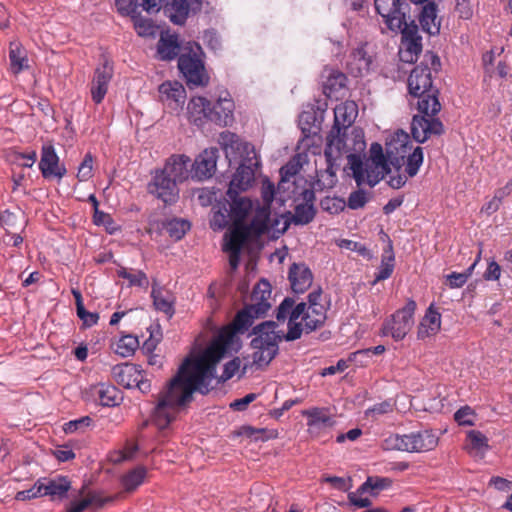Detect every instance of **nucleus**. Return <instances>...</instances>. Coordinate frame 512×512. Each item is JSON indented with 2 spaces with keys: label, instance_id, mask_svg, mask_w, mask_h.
<instances>
[{
  "label": "nucleus",
  "instance_id": "nucleus-1",
  "mask_svg": "<svg viewBox=\"0 0 512 512\" xmlns=\"http://www.w3.org/2000/svg\"><path fill=\"white\" fill-rule=\"evenodd\" d=\"M270 284L259 282L251 295L252 303L240 310L232 323L222 328L205 350L196 355L187 356L179 366L176 375L159 394L154 409V421L161 429L166 428L175 418L180 406L192 400L194 392L206 395L213 388L211 383L216 378V366L234 341L236 334H243L263 317L271 305Z\"/></svg>",
  "mask_w": 512,
  "mask_h": 512
},
{
  "label": "nucleus",
  "instance_id": "nucleus-2",
  "mask_svg": "<svg viewBox=\"0 0 512 512\" xmlns=\"http://www.w3.org/2000/svg\"><path fill=\"white\" fill-rule=\"evenodd\" d=\"M396 137L386 143L385 152L381 144L374 142L369 149V157L363 161L357 154L347 157L349 169L357 186H376L391 172V166L399 171L405 165L408 177H414L423 164V149L414 147L409 134L397 130Z\"/></svg>",
  "mask_w": 512,
  "mask_h": 512
},
{
  "label": "nucleus",
  "instance_id": "nucleus-3",
  "mask_svg": "<svg viewBox=\"0 0 512 512\" xmlns=\"http://www.w3.org/2000/svg\"><path fill=\"white\" fill-rule=\"evenodd\" d=\"M220 144L230 161L232 159L240 160V164L229 183L226 195H235L247 191L255 181L256 168L259 166L254 146L249 142L242 141L229 130L221 133Z\"/></svg>",
  "mask_w": 512,
  "mask_h": 512
},
{
  "label": "nucleus",
  "instance_id": "nucleus-4",
  "mask_svg": "<svg viewBox=\"0 0 512 512\" xmlns=\"http://www.w3.org/2000/svg\"><path fill=\"white\" fill-rule=\"evenodd\" d=\"M408 89L411 95L418 97V111L410 128H443L442 122L435 117L441 105L432 89L431 70L427 65H417L408 78Z\"/></svg>",
  "mask_w": 512,
  "mask_h": 512
},
{
  "label": "nucleus",
  "instance_id": "nucleus-5",
  "mask_svg": "<svg viewBox=\"0 0 512 512\" xmlns=\"http://www.w3.org/2000/svg\"><path fill=\"white\" fill-rule=\"evenodd\" d=\"M326 308L324 306L309 307L305 302L295 304L291 297H286L276 309L278 321L288 320L286 341L300 339L303 333L309 334L321 328L326 321Z\"/></svg>",
  "mask_w": 512,
  "mask_h": 512
},
{
  "label": "nucleus",
  "instance_id": "nucleus-6",
  "mask_svg": "<svg viewBox=\"0 0 512 512\" xmlns=\"http://www.w3.org/2000/svg\"><path fill=\"white\" fill-rule=\"evenodd\" d=\"M183 52L178 58V68L183 74L187 85L193 87H206L210 77L203 61V51L199 44L188 42L182 48Z\"/></svg>",
  "mask_w": 512,
  "mask_h": 512
},
{
  "label": "nucleus",
  "instance_id": "nucleus-7",
  "mask_svg": "<svg viewBox=\"0 0 512 512\" xmlns=\"http://www.w3.org/2000/svg\"><path fill=\"white\" fill-rule=\"evenodd\" d=\"M273 321L263 322L253 328L255 337L251 341L254 349L252 364L258 368L267 366L278 353V336Z\"/></svg>",
  "mask_w": 512,
  "mask_h": 512
},
{
  "label": "nucleus",
  "instance_id": "nucleus-8",
  "mask_svg": "<svg viewBox=\"0 0 512 512\" xmlns=\"http://www.w3.org/2000/svg\"><path fill=\"white\" fill-rule=\"evenodd\" d=\"M438 438L432 431L424 430L410 434H391L384 440V448L405 452H426L437 446Z\"/></svg>",
  "mask_w": 512,
  "mask_h": 512
},
{
  "label": "nucleus",
  "instance_id": "nucleus-9",
  "mask_svg": "<svg viewBox=\"0 0 512 512\" xmlns=\"http://www.w3.org/2000/svg\"><path fill=\"white\" fill-rule=\"evenodd\" d=\"M416 302L408 300L405 306L397 310L390 319L383 324L382 334L390 335L395 341H400L408 334L414 324Z\"/></svg>",
  "mask_w": 512,
  "mask_h": 512
},
{
  "label": "nucleus",
  "instance_id": "nucleus-10",
  "mask_svg": "<svg viewBox=\"0 0 512 512\" xmlns=\"http://www.w3.org/2000/svg\"><path fill=\"white\" fill-rule=\"evenodd\" d=\"M347 76L340 70L326 66L320 75V85L323 94L329 99L344 98L348 91Z\"/></svg>",
  "mask_w": 512,
  "mask_h": 512
},
{
  "label": "nucleus",
  "instance_id": "nucleus-11",
  "mask_svg": "<svg viewBox=\"0 0 512 512\" xmlns=\"http://www.w3.org/2000/svg\"><path fill=\"white\" fill-rule=\"evenodd\" d=\"M177 185L178 183L161 169L155 172L149 182L148 192L165 204H172L177 201L179 196Z\"/></svg>",
  "mask_w": 512,
  "mask_h": 512
},
{
  "label": "nucleus",
  "instance_id": "nucleus-12",
  "mask_svg": "<svg viewBox=\"0 0 512 512\" xmlns=\"http://www.w3.org/2000/svg\"><path fill=\"white\" fill-rule=\"evenodd\" d=\"M402 34V58L406 62H413L422 51V38L418 34V26L414 21L408 23L407 20L400 28H395Z\"/></svg>",
  "mask_w": 512,
  "mask_h": 512
},
{
  "label": "nucleus",
  "instance_id": "nucleus-13",
  "mask_svg": "<svg viewBox=\"0 0 512 512\" xmlns=\"http://www.w3.org/2000/svg\"><path fill=\"white\" fill-rule=\"evenodd\" d=\"M374 5L390 30L400 28L407 20L400 0H374Z\"/></svg>",
  "mask_w": 512,
  "mask_h": 512
},
{
  "label": "nucleus",
  "instance_id": "nucleus-14",
  "mask_svg": "<svg viewBox=\"0 0 512 512\" xmlns=\"http://www.w3.org/2000/svg\"><path fill=\"white\" fill-rule=\"evenodd\" d=\"M219 150L217 148L205 149L200 153L192 164V177L197 180L211 178L216 171Z\"/></svg>",
  "mask_w": 512,
  "mask_h": 512
},
{
  "label": "nucleus",
  "instance_id": "nucleus-15",
  "mask_svg": "<svg viewBox=\"0 0 512 512\" xmlns=\"http://www.w3.org/2000/svg\"><path fill=\"white\" fill-rule=\"evenodd\" d=\"M39 169L44 178H50L53 176L62 178L66 173V169L59 166V157L55 152L54 146L50 142H46L42 146Z\"/></svg>",
  "mask_w": 512,
  "mask_h": 512
},
{
  "label": "nucleus",
  "instance_id": "nucleus-16",
  "mask_svg": "<svg viewBox=\"0 0 512 512\" xmlns=\"http://www.w3.org/2000/svg\"><path fill=\"white\" fill-rule=\"evenodd\" d=\"M158 91L161 102L172 109H178L185 103L186 90L178 81H165Z\"/></svg>",
  "mask_w": 512,
  "mask_h": 512
},
{
  "label": "nucleus",
  "instance_id": "nucleus-17",
  "mask_svg": "<svg viewBox=\"0 0 512 512\" xmlns=\"http://www.w3.org/2000/svg\"><path fill=\"white\" fill-rule=\"evenodd\" d=\"M302 415L307 418V427L311 434L319 433L321 430L332 428L335 425L333 416L325 407H312L303 410Z\"/></svg>",
  "mask_w": 512,
  "mask_h": 512
},
{
  "label": "nucleus",
  "instance_id": "nucleus-18",
  "mask_svg": "<svg viewBox=\"0 0 512 512\" xmlns=\"http://www.w3.org/2000/svg\"><path fill=\"white\" fill-rule=\"evenodd\" d=\"M112 75L113 69L108 61H105L101 67L96 68L90 88L91 98L96 104L101 103L104 99Z\"/></svg>",
  "mask_w": 512,
  "mask_h": 512
},
{
  "label": "nucleus",
  "instance_id": "nucleus-19",
  "mask_svg": "<svg viewBox=\"0 0 512 512\" xmlns=\"http://www.w3.org/2000/svg\"><path fill=\"white\" fill-rule=\"evenodd\" d=\"M346 65L353 76L362 77L371 71L373 57L366 51L365 46H359L350 53Z\"/></svg>",
  "mask_w": 512,
  "mask_h": 512
},
{
  "label": "nucleus",
  "instance_id": "nucleus-20",
  "mask_svg": "<svg viewBox=\"0 0 512 512\" xmlns=\"http://www.w3.org/2000/svg\"><path fill=\"white\" fill-rule=\"evenodd\" d=\"M190 166L192 167L188 156L172 155L167 159L163 171L179 184L187 180L189 174L192 173L189 170Z\"/></svg>",
  "mask_w": 512,
  "mask_h": 512
},
{
  "label": "nucleus",
  "instance_id": "nucleus-21",
  "mask_svg": "<svg viewBox=\"0 0 512 512\" xmlns=\"http://www.w3.org/2000/svg\"><path fill=\"white\" fill-rule=\"evenodd\" d=\"M288 278L295 293H304L313 282L311 270L303 263H294L289 268Z\"/></svg>",
  "mask_w": 512,
  "mask_h": 512
},
{
  "label": "nucleus",
  "instance_id": "nucleus-22",
  "mask_svg": "<svg viewBox=\"0 0 512 512\" xmlns=\"http://www.w3.org/2000/svg\"><path fill=\"white\" fill-rule=\"evenodd\" d=\"M189 119L197 126L212 122V107L205 97H193L187 106Z\"/></svg>",
  "mask_w": 512,
  "mask_h": 512
},
{
  "label": "nucleus",
  "instance_id": "nucleus-23",
  "mask_svg": "<svg viewBox=\"0 0 512 512\" xmlns=\"http://www.w3.org/2000/svg\"><path fill=\"white\" fill-rule=\"evenodd\" d=\"M327 103L325 101H317L316 106H307L299 115V128H320L324 121Z\"/></svg>",
  "mask_w": 512,
  "mask_h": 512
},
{
  "label": "nucleus",
  "instance_id": "nucleus-24",
  "mask_svg": "<svg viewBox=\"0 0 512 512\" xmlns=\"http://www.w3.org/2000/svg\"><path fill=\"white\" fill-rule=\"evenodd\" d=\"M234 108V102L229 95L220 97L212 107V122L219 126L232 125Z\"/></svg>",
  "mask_w": 512,
  "mask_h": 512
},
{
  "label": "nucleus",
  "instance_id": "nucleus-25",
  "mask_svg": "<svg viewBox=\"0 0 512 512\" xmlns=\"http://www.w3.org/2000/svg\"><path fill=\"white\" fill-rule=\"evenodd\" d=\"M358 116V106L354 101H345L334 108L332 128H350Z\"/></svg>",
  "mask_w": 512,
  "mask_h": 512
},
{
  "label": "nucleus",
  "instance_id": "nucleus-26",
  "mask_svg": "<svg viewBox=\"0 0 512 512\" xmlns=\"http://www.w3.org/2000/svg\"><path fill=\"white\" fill-rule=\"evenodd\" d=\"M239 195L240 194L227 195L229 210L226 209V212L232 223H244L245 218L252 209L251 200Z\"/></svg>",
  "mask_w": 512,
  "mask_h": 512
},
{
  "label": "nucleus",
  "instance_id": "nucleus-27",
  "mask_svg": "<svg viewBox=\"0 0 512 512\" xmlns=\"http://www.w3.org/2000/svg\"><path fill=\"white\" fill-rule=\"evenodd\" d=\"M141 370L139 366L131 363L118 364L111 370L112 378L115 382L125 388H134L135 381L138 379Z\"/></svg>",
  "mask_w": 512,
  "mask_h": 512
},
{
  "label": "nucleus",
  "instance_id": "nucleus-28",
  "mask_svg": "<svg viewBox=\"0 0 512 512\" xmlns=\"http://www.w3.org/2000/svg\"><path fill=\"white\" fill-rule=\"evenodd\" d=\"M44 496L52 499H63L71 488V482L66 477L40 478Z\"/></svg>",
  "mask_w": 512,
  "mask_h": 512
},
{
  "label": "nucleus",
  "instance_id": "nucleus-29",
  "mask_svg": "<svg viewBox=\"0 0 512 512\" xmlns=\"http://www.w3.org/2000/svg\"><path fill=\"white\" fill-rule=\"evenodd\" d=\"M437 12V6L434 2H428L421 9L419 22L422 30L429 35H437L440 32L441 19Z\"/></svg>",
  "mask_w": 512,
  "mask_h": 512
},
{
  "label": "nucleus",
  "instance_id": "nucleus-30",
  "mask_svg": "<svg viewBox=\"0 0 512 512\" xmlns=\"http://www.w3.org/2000/svg\"><path fill=\"white\" fill-rule=\"evenodd\" d=\"M151 297L156 310L165 313L168 317H172L174 315V297L169 291L154 282L152 285Z\"/></svg>",
  "mask_w": 512,
  "mask_h": 512
},
{
  "label": "nucleus",
  "instance_id": "nucleus-31",
  "mask_svg": "<svg viewBox=\"0 0 512 512\" xmlns=\"http://www.w3.org/2000/svg\"><path fill=\"white\" fill-rule=\"evenodd\" d=\"M181 45L176 34L162 33L157 45V53L162 60H172L180 56Z\"/></svg>",
  "mask_w": 512,
  "mask_h": 512
},
{
  "label": "nucleus",
  "instance_id": "nucleus-32",
  "mask_svg": "<svg viewBox=\"0 0 512 512\" xmlns=\"http://www.w3.org/2000/svg\"><path fill=\"white\" fill-rule=\"evenodd\" d=\"M441 327V315L436 310L433 309V306L431 305L423 319L420 322L419 328H418V338L424 339L426 337H429L431 335H435Z\"/></svg>",
  "mask_w": 512,
  "mask_h": 512
},
{
  "label": "nucleus",
  "instance_id": "nucleus-33",
  "mask_svg": "<svg viewBox=\"0 0 512 512\" xmlns=\"http://www.w3.org/2000/svg\"><path fill=\"white\" fill-rule=\"evenodd\" d=\"M252 233L246 227L244 223H233L232 228L229 231V234L225 235V238H228L227 242L224 244L223 249H236L242 250L243 245L249 239Z\"/></svg>",
  "mask_w": 512,
  "mask_h": 512
},
{
  "label": "nucleus",
  "instance_id": "nucleus-34",
  "mask_svg": "<svg viewBox=\"0 0 512 512\" xmlns=\"http://www.w3.org/2000/svg\"><path fill=\"white\" fill-rule=\"evenodd\" d=\"M95 394L102 406H116L119 405L122 400L121 392L112 384H98L95 387Z\"/></svg>",
  "mask_w": 512,
  "mask_h": 512
},
{
  "label": "nucleus",
  "instance_id": "nucleus-35",
  "mask_svg": "<svg viewBox=\"0 0 512 512\" xmlns=\"http://www.w3.org/2000/svg\"><path fill=\"white\" fill-rule=\"evenodd\" d=\"M200 0H172L170 19L175 24H183L189 11L199 8Z\"/></svg>",
  "mask_w": 512,
  "mask_h": 512
},
{
  "label": "nucleus",
  "instance_id": "nucleus-36",
  "mask_svg": "<svg viewBox=\"0 0 512 512\" xmlns=\"http://www.w3.org/2000/svg\"><path fill=\"white\" fill-rule=\"evenodd\" d=\"M270 222V208L260 207L256 210L251 222L246 227L255 236H261L265 234L269 229Z\"/></svg>",
  "mask_w": 512,
  "mask_h": 512
},
{
  "label": "nucleus",
  "instance_id": "nucleus-37",
  "mask_svg": "<svg viewBox=\"0 0 512 512\" xmlns=\"http://www.w3.org/2000/svg\"><path fill=\"white\" fill-rule=\"evenodd\" d=\"M9 60L10 69L14 74H18L29 67L27 53L18 42L10 43Z\"/></svg>",
  "mask_w": 512,
  "mask_h": 512
},
{
  "label": "nucleus",
  "instance_id": "nucleus-38",
  "mask_svg": "<svg viewBox=\"0 0 512 512\" xmlns=\"http://www.w3.org/2000/svg\"><path fill=\"white\" fill-rule=\"evenodd\" d=\"M71 292L75 299L77 316L83 322V326L89 328L96 325L99 320V314L85 309L82 294L78 289H72Z\"/></svg>",
  "mask_w": 512,
  "mask_h": 512
},
{
  "label": "nucleus",
  "instance_id": "nucleus-39",
  "mask_svg": "<svg viewBox=\"0 0 512 512\" xmlns=\"http://www.w3.org/2000/svg\"><path fill=\"white\" fill-rule=\"evenodd\" d=\"M394 262L395 257L392 245L389 244L388 248L385 249L382 254L381 264L378 268V272L375 274V282L386 280L392 275L395 266Z\"/></svg>",
  "mask_w": 512,
  "mask_h": 512
},
{
  "label": "nucleus",
  "instance_id": "nucleus-40",
  "mask_svg": "<svg viewBox=\"0 0 512 512\" xmlns=\"http://www.w3.org/2000/svg\"><path fill=\"white\" fill-rule=\"evenodd\" d=\"M147 475V469L143 466H138L122 477V485L126 492L135 491L143 482Z\"/></svg>",
  "mask_w": 512,
  "mask_h": 512
},
{
  "label": "nucleus",
  "instance_id": "nucleus-41",
  "mask_svg": "<svg viewBox=\"0 0 512 512\" xmlns=\"http://www.w3.org/2000/svg\"><path fill=\"white\" fill-rule=\"evenodd\" d=\"M469 445L467 450L470 454L483 455L489 448L488 438L480 431L471 430L467 433Z\"/></svg>",
  "mask_w": 512,
  "mask_h": 512
},
{
  "label": "nucleus",
  "instance_id": "nucleus-42",
  "mask_svg": "<svg viewBox=\"0 0 512 512\" xmlns=\"http://www.w3.org/2000/svg\"><path fill=\"white\" fill-rule=\"evenodd\" d=\"M139 347L138 338L133 335H124L116 343L114 351L121 357L132 356Z\"/></svg>",
  "mask_w": 512,
  "mask_h": 512
},
{
  "label": "nucleus",
  "instance_id": "nucleus-43",
  "mask_svg": "<svg viewBox=\"0 0 512 512\" xmlns=\"http://www.w3.org/2000/svg\"><path fill=\"white\" fill-rule=\"evenodd\" d=\"M165 229L172 239L179 241L190 230V223L184 219H172L167 221Z\"/></svg>",
  "mask_w": 512,
  "mask_h": 512
},
{
  "label": "nucleus",
  "instance_id": "nucleus-44",
  "mask_svg": "<svg viewBox=\"0 0 512 512\" xmlns=\"http://www.w3.org/2000/svg\"><path fill=\"white\" fill-rule=\"evenodd\" d=\"M392 481L386 477H368L358 489L359 492H370L376 495L379 491L390 487Z\"/></svg>",
  "mask_w": 512,
  "mask_h": 512
},
{
  "label": "nucleus",
  "instance_id": "nucleus-45",
  "mask_svg": "<svg viewBox=\"0 0 512 512\" xmlns=\"http://www.w3.org/2000/svg\"><path fill=\"white\" fill-rule=\"evenodd\" d=\"M118 277L127 279L129 281V286H137L146 288L149 284L147 275L141 271H128L125 267H121L117 270Z\"/></svg>",
  "mask_w": 512,
  "mask_h": 512
},
{
  "label": "nucleus",
  "instance_id": "nucleus-46",
  "mask_svg": "<svg viewBox=\"0 0 512 512\" xmlns=\"http://www.w3.org/2000/svg\"><path fill=\"white\" fill-rule=\"evenodd\" d=\"M315 217V209L312 204H298L295 207L292 220L297 225H306Z\"/></svg>",
  "mask_w": 512,
  "mask_h": 512
},
{
  "label": "nucleus",
  "instance_id": "nucleus-47",
  "mask_svg": "<svg viewBox=\"0 0 512 512\" xmlns=\"http://www.w3.org/2000/svg\"><path fill=\"white\" fill-rule=\"evenodd\" d=\"M138 451V444L134 441H127L122 450L114 451L110 454L109 459L114 464H119L123 461L130 460Z\"/></svg>",
  "mask_w": 512,
  "mask_h": 512
},
{
  "label": "nucleus",
  "instance_id": "nucleus-48",
  "mask_svg": "<svg viewBox=\"0 0 512 512\" xmlns=\"http://www.w3.org/2000/svg\"><path fill=\"white\" fill-rule=\"evenodd\" d=\"M93 420L89 416H83L75 420H71L66 422L63 425V430L66 434L72 433H83L85 430L91 426Z\"/></svg>",
  "mask_w": 512,
  "mask_h": 512
},
{
  "label": "nucleus",
  "instance_id": "nucleus-49",
  "mask_svg": "<svg viewBox=\"0 0 512 512\" xmlns=\"http://www.w3.org/2000/svg\"><path fill=\"white\" fill-rule=\"evenodd\" d=\"M395 407V403L391 400H384L380 403H376L372 407L368 408L365 412L366 416L378 417L381 415L392 413Z\"/></svg>",
  "mask_w": 512,
  "mask_h": 512
},
{
  "label": "nucleus",
  "instance_id": "nucleus-50",
  "mask_svg": "<svg viewBox=\"0 0 512 512\" xmlns=\"http://www.w3.org/2000/svg\"><path fill=\"white\" fill-rule=\"evenodd\" d=\"M134 28L139 36H153L156 32V26L150 19L138 17L134 19Z\"/></svg>",
  "mask_w": 512,
  "mask_h": 512
},
{
  "label": "nucleus",
  "instance_id": "nucleus-51",
  "mask_svg": "<svg viewBox=\"0 0 512 512\" xmlns=\"http://www.w3.org/2000/svg\"><path fill=\"white\" fill-rule=\"evenodd\" d=\"M454 419L461 426H472L474 425L475 413L471 407L464 406L455 412Z\"/></svg>",
  "mask_w": 512,
  "mask_h": 512
},
{
  "label": "nucleus",
  "instance_id": "nucleus-52",
  "mask_svg": "<svg viewBox=\"0 0 512 512\" xmlns=\"http://www.w3.org/2000/svg\"><path fill=\"white\" fill-rule=\"evenodd\" d=\"M92 170H93V157L91 153H87L81 162L78 172H77V178L79 181H87L92 177Z\"/></svg>",
  "mask_w": 512,
  "mask_h": 512
},
{
  "label": "nucleus",
  "instance_id": "nucleus-53",
  "mask_svg": "<svg viewBox=\"0 0 512 512\" xmlns=\"http://www.w3.org/2000/svg\"><path fill=\"white\" fill-rule=\"evenodd\" d=\"M43 496L44 495L42 492V486L40 483V479H38L30 489L17 492L15 498H16V500H19V501H26V500L35 499L38 497H43Z\"/></svg>",
  "mask_w": 512,
  "mask_h": 512
},
{
  "label": "nucleus",
  "instance_id": "nucleus-54",
  "mask_svg": "<svg viewBox=\"0 0 512 512\" xmlns=\"http://www.w3.org/2000/svg\"><path fill=\"white\" fill-rule=\"evenodd\" d=\"M301 163L299 159L293 158L280 169L282 181H289L291 177L299 173Z\"/></svg>",
  "mask_w": 512,
  "mask_h": 512
},
{
  "label": "nucleus",
  "instance_id": "nucleus-55",
  "mask_svg": "<svg viewBox=\"0 0 512 512\" xmlns=\"http://www.w3.org/2000/svg\"><path fill=\"white\" fill-rule=\"evenodd\" d=\"M385 352V346L378 345L373 348H367L363 350L356 351L351 353L349 356V360L358 362L360 364H364V361L359 359L362 357H369L371 354L380 355Z\"/></svg>",
  "mask_w": 512,
  "mask_h": 512
},
{
  "label": "nucleus",
  "instance_id": "nucleus-56",
  "mask_svg": "<svg viewBox=\"0 0 512 512\" xmlns=\"http://www.w3.org/2000/svg\"><path fill=\"white\" fill-rule=\"evenodd\" d=\"M367 200V195L364 190H356L348 197V207L354 210L362 208L367 203Z\"/></svg>",
  "mask_w": 512,
  "mask_h": 512
},
{
  "label": "nucleus",
  "instance_id": "nucleus-57",
  "mask_svg": "<svg viewBox=\"0 0 512 512\" xmlns=\"http://www.w3.org/2000/svg\"><path fill=\"white\" fill-rule=\"evenodd\" d=\"M274 194H275L274 184L272 182H270L269 180H264L262 183V188H261V196L263 199L264 207L270 208V206L274 200Z\"/></svg>",
  "mask_w": 512,
  "mask_h": 512
},
{
  "label": "nucleus",
  "instance_id": "nucleus-58",
  "mask_svg": "<svg viewBox=\"0 0 512 512\" xmlns=\"http://www.w3.org/2000/svg\"><path fill=\"white\" fill-rule=\"evenodd\" d=\"M241 360L236 357L224 365V371L220 377L221 381H227L231 379L240 369Z\"/></svg>",
  "mask_w": 512,
  "mask_h": 512
},
{
  "label": "nucleus",
  "instance_id": "nucleus-59",
  "mask_svg": "<svg viewBox=\"0 0 512 512\" xmlns=\"http://www.w3.org/2000/svg\"><path fill=\"white\" fill-rule=\"evenodd\" d=\"M501 276V267L493 259L488 261L487 268L483 274V278L486 281H497Z\"/></svg>",
  "mask_w": 512,
  "mask_h": 512
},
{
  "label": "nucleus",
  "instance_id": "nucleus-60",
  "mask_svg": "<svg viewBox=\"0 0 512 512\" xmlns=\"http://www.w3.org/2000/svg\"><path fill=\"white\" fill-rule=\"evenodd\" d=\"M323 482L331 484L335 489L346 492L351 488L350 479H345L338 476H325Z\"/></svg>",
  "mask_w": 512,
  "mask_h": 512
},
{
  "label": "nucleus",
  "instance_id": "nucleus-61",
  "mask_svg": "<svg viewBox=\"0 0 512 512\" xmlns=\"http://www.w3.org/2000/svg\"><path fill=\"white\" fill-rule=\"evenodd\" d=\"M95 501V496L89 494L87 497L80 501H72L67 509V512H83Z\"/></svg>",
  "mask_w": 512,
  "mask_h": 512
},
{
  "label": "nucleus",
  "instance_id": "nucleus-62",
  "mask_svg": "<svg viewBox=\"0 0 512 512\" xmlns=\"http://www.w3.org/2000/svg\"><path fill=\"white\" fill-rule=\"evenodd\" d=\"M257 398V395L254 393H249L245 395L243 398L236 399L230 404V408L234 411H244L247 409L248 405L252 403Z\"/></svg>",
  "mask_w": 512,
  "mask_h": 512
},
{
  "label": "nucleus",
  "instance_id": "nucleus-63",
  "mask_svg": "<svg viewBox=\"0 0 512 512\" xmlns=\"http://www.w3.org/2000/svg\"><path fill=\"white\" fill-rule=\"evenodd\" d=\"M467 280V276L463 272H452L446 276V281L450 288H461L466 284Z\"/></svg>",
  "mask_w": 512,
  "mask_h": 512
},
{
  "label": "nucleus",
  "instance_id": "nucleus-64",
  "mask_svg": "<svg viewBox=\"0 0 512 512\" xmlns=\"http://www.w3.org/2000/svg\"><path fill=\"white\" fill-rule=\"evenodd\" d=\"M456 10L464 19H469L473 13L469 0H456Z\"/></svg>",
  "mask_w": 512,
  "mask_h": 512
}]
</instances>
